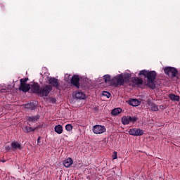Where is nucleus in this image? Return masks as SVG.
Returning a JSON list of instances; mask_svg holds the SVG:
<instances>
[{
  "mask_svg": "<svg viewBox=\"0 0 180 180\" xmlns=\"http://www.w3.org/2000/svg\"><path fill=\"white\" fill-rule=\"evenodd\" d=\"M165 72L169 77H176V74H178V70L175 68H165Z\"/></svg>",
  "mask_w": 180,
  "mask_h": 180,
  "instance_id": "obj_5",
  "label": "nucleus"
},
{
  "mask_svg": "<svg viewBox=\"0 0 180 180\" xmlns=\"http://www.w3.org/2000/svg\"><path fill=\"white\" fill-rule=\"evenodd\" d=\"M148 106L149 109H150V110H153V112H158L159 110L158 106H157V105H155V103H149Z\"/></svg>",
  "mask_w": 180,
  "mask_h": 180,
  "instance_id": "obj_14",
  "label": "nucleus"
},
{
  "mask_svg": "<svg viewBox=\"0 0 180 180\" xmlns=\"http://www.w3.org/2000/svg\"><path fill=\"white\" fill-rule=\"evenodd\" d=\"M49 84L55 86L56 88H58L60 86V84L58 83V80L54 77H51L49 79Z\"/></svg>",
  "mask_w": 180,
  "mask_h": 180,
  "instance_id": "obj_8",
  "label": "nucleus"
},
{
  "mask_svg": "<svg viewBox=\"0 0 180 180\" xmlns=\"http://www.w3.org/2000/svg\"><path fill=\"white\" fill-rule=\"evenodd\" d=\"M65 129L68 131H71V130H72V125L71 124H67L65 126Z\"/></svg>",
  "mask_w": 180,
  "mask_h": 180,
  "instance_id": "obj_27",
  "label": "nucleus"
},
{
  "mask_svg": "<svg viewBox=\"0 0 180 180\" xmlns=\"http://www.w3.org/2000/svg\"><path fill=\"white\" fill-rule=\"evenodd\" d=\"M121 112H122V109L118 108L112 110L111 112V114L112 115V116H117V115H119V113H121Z\"/></svg>",
  "mask_w": 180,
  "mask_h": 180,
  "instance_id": "obj_18",
  "label": "nucleus"
},
{
  "mask_svg": "<svg viewBox=\"0 0 180 180\" xmlns=\"http://www.w3.org/2000/svg\"><path fill=\"white\" fill-rule=\"evenodd\" d=\"M22 130L25 131V133H30V131H34L36 130V128L32 129L30 127H24L22 128Z\"/></svg>",
  "mask_w": 180,
  "mask_h": 180,
  "instance_id": "obj_19",
  "label": "nucleus"
},
{
  "mask_svg": "<svg viewBox=\"0 0 180 180\" xmlns=\"http://www.w3.org/2000/svg\"><path fill=\"white\" fill-rule=\"evenodd\" d=\"M29 79L27 78H25V79H20V85H25L26 84V82H27V80Z\"/></svg>",
  "mask_w": 180,
  "mask_h": 180,
  "instance_id": "obj_26",
  "label": "nucleus"
},
{
  "mask_svg": "<svg viewBox=\"0 0 180 180\" xmlns=\"http://www.w3.org/2000/svg\"><path fill=\"white\" fill-rule=\"evenodd\" d=\"M129 134L131 136H143V134H144V131H143V129H137V128H134V129H131L129 131Z\"/></svg>",
  "mask_w": 180,
  "mask_h": 180,
  "instance_id": "obj_6",
  "label": "nucleus"
},
{
  "mask_svg": "<svg viewBox=\"0 0 180 180\" xmlns=\"http://www.w3.org/2000/svg\"><path fill=\"white\" fill-rule=\"evenodd\" d=\"M20 91H22V92H27L30 89V84H20L19 87Z\"/></svg>",
  "mask_w": 180,
  "mask_h": 180,
  "instance_id": "obj_11",
  "label": "nucleus"
},
{
  "mask_svg": "<svg viewBox=\"0 0 180 180\" xmlns=\"http://www.w3.org/2000/svg\"><path fill=\"white\" fill-rule=\"evenodd\" d=\"M76 99H85V94L82 92H77L75 95Z\"/></svg>",
  "mask_w": 180,
  "mask_h": 180,
  "instance_id": "obj_16",
  "label": "nucleus"
},
{
  "mask_svg": "<svg viewBox=\"0 0 180 180\" xmlns=\"http://www.w3.org/2000/svg\"><path fill=\"white\" fill-rule=\"evenodd\" d=\"M106 131V128L102 125H94L93 127V132L94 134H103Z\"/></svg>",
  "mask_w": 180,
  "mask_h": 180,
  "instance_id": "obj_4",
  "label": "nucleus"
},
{
  "mask_svg": "<svg viewBox=\"0 0 180 180\" xmlns=\"http://www.w3.org/2000/svg\"><path fill=\"white\" fill-rule=\"evenodd\" d=\"M51 89H53L51 86L50 85L44 86L40 89L39 93L38 95H39V96H41V97L48 96L50 92H51Z\"/></svg>",
  "mask_w": 180,
  "mask_h": 180,
  "instance_id": "obj_3",
  "label": "nucleus"
},
{
  "mask_svg": "<svg viewBox=\"0 0 180 180\" xmlns=\"http://www.w3.org/2000/svg\"><path fill=\"white\" fill-rule=\"evenodd\" d=\"M122 122L123 124H129V123H130L129 117H123L122 119Z\"/></svg>",
  "mask_w": 180,
  "mask_h": 180,
  "instance_id": "obj_23",
  "label": "nucleus"
},
{
  "mask_svg": "<svg viewBox=\"0 0 180 180\" xmlns=\"http://www.w3.org/2000/svg\"><path fill=\"white\" fill-rule=\"evenodd\" d=\"M6 150H11V148L9 146L6 147Z\"/></svg>",
  "mask_w": 180,
  "mask_h": 180,
  "instance_id": "obj_32",
  "label": "nucleus"
},
{
  "mask_svg": "<svg viewBox=\"0 0 180 180\" xmlns=\"http://www.w3.org/2000/svg\"><path fill=\"white\" fill-rule=\"evenodd\" d=\"M159 108H160V109H162V110L165 109V107L164 105H160Z\"/></svg>",
  "mask_w": 180,
  "mask_h": 180,
  "instance_id": "obj_30",
  "label": "nucleus"
},
{
  "mask_svg": "<svg viewBox=\"0 0 180 180\" xmlns=\"http://www.w3.org/2000/svg\"><path fill=\"white\" fill-rule=\"evenodd\" d=\"M37 143H40V137L37 139Z\"/></svg>",
  "mask_w": 180,
  "mask_h": 180,
  "instance_id": "obj_31",
  "label": "nucleus"
},
{
  "mask_svg": "<svg viewBox=\"0 0 180 180\" xmlns=\"http://www.w3.org/2000/svg\"><path fill=\"white\" fill-rule=\"evenodd\" d=\"M169 98L171 99V101H173L178 102L179 101V96L175 94H169Z\"/></svg>",
  "mask_w": 180,
  "mask_h": 180,
  "instance_id": "obj_21",
  "label": "nucleus"
},
{
  "mask_svg": "<svg viewBox=\"0 0 180 180\" xmlns=\"http://www.w3.org/2000/svg\"><path fill=\"white\" fill-rule=\"evenodd\" d=\"M11 146L13 147V148H14L15 150L18 149V150H22V146L20 145L19 143L18 142H13L11 143Z\"/></svg>",
  "mask_w": 180,
  "mask_h": 180,
  "instance_id": "obj_17",
  "label": "nucleus"
},
{
  "mask_svg": "<svg viewBox=\"0 0 180 180\" xmlns=\"http://www.w3.org/2000/svg\"><path fill=\"white\" fill-rule=\"evenodd\" d=\"M129 75H119L111 80V84L115 85V86H119V85H123L124 82H129Z\"/></svg>",
  "mask_w": 180,
  "mask_h": 180,
  "instance_id": "obj_2",
  "label": "nucleus"
},
{
  "mask_svg": "<svg viewBox=\"0 0 180 180\" xmlns=\"http://www.w3.org/2000/svg\"><path fill=\"white\" fill-rule=\"evenodd\" d=\"M55 131L58 133V134H61L63 133V127L61 125H56L55 127Z\"/></svg>",
  "mask_w": 180,
  "mask_h": 180,
  "instance_id": "obj_20",
  "label": "nucleus"
},
{
  "mask_svg": "<svg viewBox=\"0 0 180 180\" xmlns=\"http://www.w3.org/2000/svg\"><path fill=\"white\" fill-rule=\"evenodd\" d=\"M129 122H134L137 121V118L136 117H129Z\"/></svg>",
  "mask_w": 180,
  "mask_h": 180,
  "instance_id": "obj_28",
  "label": "nucleus"
},
{
  "mask_svg": "<svg viewBox=\"0 0 180 180\" xmlns=\"http://www.w3.org/2000/svg\"><path fill=\"white\" fill-rule=\"evenodd\" d=\"M72 164H74V162L72 161V159H71L70 158H68V159L65 160L63 162V165L66 168H70V167H71Z\"/></svg>",
  "mask_w": 180,
  "mask_h": 180,
  "instance_id": "obj_10",
  "label": "nucleus"
},
{
  "mask_svg": "<svg viewBox=\"0 0 180 180\" xmlns=\"http://www.w3.org/2000/svg\"><path fill=\"white\" fill-rule=\"evenodd\" d=\"M117 158V152H113L112 160H116Z\"/></svg>",
  "mask_w": 180,
  "mask_h": 180,
  "instance_id": "obj_29",
  "label": "nucleus"
},
{
  "mask_svg": "<svg viewBox=\"0 0 180 180\" xmlns=\"http://www.w3.org/2000/svg\"><path fill=\"white\" fill-rule=\"evenodd\" d=\"M71 84L75 85L77 88L79 86V77L78 75H74L71 79Z\"/></svg>",
  "mask_w": 180,
  "mask_h": 180,
  "instance_id": "obj_7",
  "label": "nucleus"
},
{
  "mask_svg": "<svg viewBox=\"0 0 180 180\" xmlns=\"http://www.w3.org/2000/svg\"><path fill=\"white\" fill-rule=\"evenodd\" d=\"M32 90L33 91L34 94H37L39 95L40 92V87L39 86V84H34L32 86Z\"/></svg>",
  "mask_w": 180,
  "mask_h": 180,
  "instance_id": "obj_12",
  "label": "nucleus"
},
{
  "mask_svg": "<svg viewBox=\"0 0 180 180\" xmlns=\"http://www.w3.org/2000/svg\"><path fill=\"white\" fill-rule=\"evenodd\" d=\"M40 119V115H34V116H30L27 117V120L29 123H34L37 122Z\"/></svg>",
  "mask_w": 180,
  "mask_h": 180,
  "instance_id": "obj_9",
  "label": "nucleus"
},
{
  "mask_svg": "<svg viewBox=\"0 0 180 180\" xmlns=\"http://www.w3.org/2000/svg\"><path fill=\"white\" fill-rule=\"evenodd\" d=\"M23 109H30V110H33V109H36V105L33 103H30L24 105Z\"/></svg>",
  "mask_w": 180,
  "mask_h": 180,
  "instance_id": "obj_15",
  "label": "nucleus"
},
{
  "mask_svg": "<svg viewBox=\"0 0 180 180\" xmlns=\"http://www.w3.org/2000/svg\"><path fill=\"white\" fill-rule=\"evenodd\" d=\"M134 84H136V85H141L143 84V80L140 78H136L134 79Z\"/></svg>",
  "mask_w": 180,
  "mask_h": 180,
  "instance_id": "obj_22",
  "label": "nucleus"
},
{
  "mask_svg": "<svg viewBox=\"0 0 180 180\" xmlns=\"http://www.w3.org/2000/svg\"><path fill=\"white\" fill-rule=\"evenodd\" d=\"M139 75H144L147 78V82L146 84L147 86L151 89H155V83L154 82L157 77V72L155 71L142 70L139 72Z\"/></svg>",
  "mask_w": 180,
  "mask_h": 180,
  "instance_id": "obj_1",
  "label": "nucleus"
},
{
  "mask_svg": "<svg viewBox=\"0 0 180 180\" xmlns=\"http://www.w3.org/2000/svg\"><path fill=\"white\" fill-rule=\"evenodd\" d=\"M103 96H105V98L109 99V98H110V93L108 91H103Z\"/></svg>",
  "mask_w": 180,
  "mask_h": 180,
  "instance_id": "obj_25",
  "label": "nucleus"
},
{
  "mask_svg": "<svg viewBox=\"0 0 180 180\" xmlns=\"http://www.w3.org/2000/svg\"><path fill=\"white\" fill-rule=\"evenodd\" d=\"M104 81L106 84H108V82H110V75H104Z\"/></svg>",
  "mask_w": 180,
  "mask_h": 180,
  "instance_id": "obj_24",
  "label": "nucleus"
},
{
  "mask_svg": "<svg viewBox=\"0 0 180 180\" xmlns=\"http://www.w3.org/2000/svg\"><path fill=\"white\" fill-rule=\"evenodd\" d=\"M129 103L131 106H139L141 103L137 99H132L129 101Z\"/></svg>",
  "mask_w": 180,
  "mask_h": 180,
  "instance_id": "obj_13",
  "label": "nucleus"
}]
</instances>
